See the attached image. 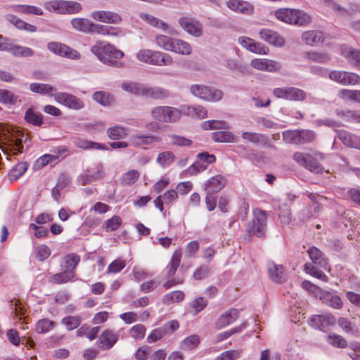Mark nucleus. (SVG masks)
I'll list each match as a JSON object with an SVG mask.
<instances>
[{
    "mask_svg": "<svg viewBox=\"0 0 360 360\" xmlns=\"http://www.w3.org/2000/svg\"><path fill=\"white\" fill-rule=\"evenodd\" d=\"M136 58L141 63L152 65L169 66L174 63L173 58L169 53L148 49L137 51Z\"/></svg>",
    "mask_w": 360,
    "mask_h": 360,
    "instance_id": "3",
    "label": "nucleus"
},
{
    "mask_svg": "<svg viewBox=\"0 0 360 360\" xmlns=\"http://www.w3.org/2000/svg\"><path fill=\"white\" fill-rule=\"evenodd\" d=\"M12 10L18 13L33 14L41 15L43 11L40 8L31 5H15L12 6Z\"/></svg>",
    "mask_w": 360,
    "mask_h": 360,
    "instance_id": "38",
    "label": "nucleus"
},
{
    "mask_svg": "<svg viewBox=\"0 0 360 360\" xmlns=\"http://www.w3.org/2000/svg\"><path fill=\"white\" fill-rule=\"evenodd\" d=\"M212 138L215 142L221 143H233L236 141L235 136L232 133L225 131H219L212 133Z\"/></svg>",
    "mask_w": 360,
    "mask_h": 360,
    "instance_id": "41",
    "label": "nucleus"
},
{
    "mask_svg": "<svg viewBox=\"0 0 360 360\" xmlns=\"http://www.w3.org/2000/svg\"><path fill=\"white\" fill-rule=\"evenodd\" d=\"M275 17L287 24L302 26L311 22V17L305 12L292 8H280L275 11Z\"/></svg>",
    "mask_w": 360,
    "mask_h": 360,
    "instance_id": "5",
    "label": "nucleus"
},
{
    "mask_svg": "<svg viewBox=\"0 0 360 360\" xmlns=\"http://www.w3.org/2000/svg\"><path fill=\"white\" fill-rule=\"evenodd\" d=\"M173 37L164 34H158L155 37V41L158 47L169 51L172 45Z\"/></svg>",
    "mask_w": 360,
    "mask_h": 360,
    "instance_id": "49",
    "label": "nucleus"
},
{
    "mask_svg": "<svg viewBox=\"0 0 360 360\" xmlns=\"http://www.w3.org/2000/svg\"><path fill=\"white\" fill-rule=\"evenodd\" d=\"M182 116L188 115L193 118L203 119L207 115V110L201 105H181Z\"/></svg>",
    "mask_w": 360,
    "mask_h": 360,
    "instance_id": "25",
    "label": "nucleus"
},
{
    "mask_svg": "<svg viewBox=\"0 0 360 360\" xmlns=\"http://www.w3.org/2000/svg\"><path fill=\"white\" fill-rule=\"evenodd\" d=\"M60 161V157L56 155L46 154L39 158L36 162L38 167H44L46 165L53 166Z\"/></svg>",
    "mask_w": 360,
    "mask_h": 360,
    "instance_id": "40",
    "label": "nucleus"
},
{
    "mask_svg": "<svg viewBox=\"0 0 360 360\" xmlns=\"http://www.w3.org/2000/svg\"><path fill=\"white\" fill-rule=\"evenodd\" d=\"M201 127L205 130L214 129H228L229 125L224 121L208 120L201 123Z\"/></svg>",
    "mask_w": 360,
    "mask_h": 360,
    "instance_id": "53",
    "label": "nucleus"
},
{
    "mask_svg": "<svg viewBox=\"0 0 360 360\" xmlns=\"http://www.w3.org/2000/svg\"><path fill=\"white\" fill-rule=\"evenodd\" d=\"M274 95L279 98L301 101L305 97L304 93L294 87L276 88L273 91Z\"/></svg>",
    "mask_w": 360,
    "mask_h": 360,
    "instance_id": "13",
    "label": "nucleus"
},
{
    "mask_svg": "<svg viewBox=\"0 0 360 360\" xmlns=\"http://www.w3.org/2000/svg\"><path fill=\"white\" fill-rule=\"evenodd\" d=\"M238 43L247 50L257 54L266 55L269 53L267 47L247 37H239Z\"/></svg>",
    "mask_w": 360,
    "mask_h": 360,
    "instance_id": "17",
    "label": "nucleus"
},
{
    "mask_svg": "<svg viewBox=\"0 0 360 360\" xmlns=\"http://www.w3.org/2000/svg\"><path fill=\"white\" fill-rule=\"evenodd\" d=\"M130 141L135 146L148 145L158 141L155 136L135 134L130 137Z\"/></svg>",
    "mask_w": 360,
    "mask_h": 360,
    "instance_id": "34",
    "label": "nucleus"
},
{
    "mask_svg": "<svg viewBox=\"0 0 360 360\" xmlns=\"http://www.w3.org/2000/svg\"><path fill=\"white\" fill-rule=\"evenodd\" d=\"M140 173L136 169H131L122 175L121 184L123 186L134 184L139 179Z\"/></svg>",
    "mask_w": 360,
    "mask_h": 360,
    "instance_id": "44",
    "label": "nucleus"
},
{
    "mask_svg": "<svg viewBox=\"0 0 360 360\" xmlns=\"http://www.w3.org/2000/svg\"><path fill=\"white\" fill-rule=\"evenodd\" d=\"M143 84L134 82H124L122 84L121 88L123 91L136 96H141Z\"/></svg>",
    "mask_w": 360,
    "mask_h": 360,
    "instance_id": "43",
    "label": "nucleus"
},
{
    "mask_svg": "<svg viewBox=\"0 0 360 360\" xmlns=\"http://www.w3.org/2000/svg\"><path fill=\"white\" fill-rule=\"evenodd\" d=\"M319 298L328 306L334 309H341L343 306V302L341 298L335 294L328 291H321Z\"/></svg>",
    "mask_w": 360,
    "mask_h": 360,
    "instance_id": "26",
    "label": "nucleus"
},
{
    "mask_svg": "<svg viewBox=\"0 0 360 360\" xmlns=\"http://www.w3.org/2000/svg\"><path fill=\"white\" fill-rule=\"evenodd\" d=\"M306 60L315 63H326L330 60V56L326 52L310 51L304 53Z\"/></svg>",
    "mask_w": 360,
    "mask_h": 360,
    "instance_id": "35",
    "label": "nucleus"
},
{
    "mask_svg": "<svg viewBox=\"0 0 360 360\" xmlns=\"http://www.w3.org/2000/svg\"><path fill=\"white\" fill-rule=\"evenodd\" d=\"M82 10L81 4L77 1H65L64 14H76Z\"/></svg>",
    "mask_w": 360,
    "mask_h": 360,
    "instance_id": "57",
    "label": "nucleus"
},
{
    "mask_svg": "<svg viewBox=\"0 0 360 360\" xmlns=\"http://www.w3.org/2000/svg\"><path fill=\"white\" fill-rule=\"evenodd\" d=\"M335 323V318L330 314L314 315L309 320V325L314 328L324 330L328 326Z\"/></svg>",
    "mask_w": 360,
    "mask_h": 360,
    "instance_id": "19",
    "label": "nucleus"
},
{
    "mask_svg": "<svg viewBox=\"0 0 360 360\" xmlns=\"http://www.w3.org/2000/svg\"><path fill=\"white\" fill-rule=\"evenodd\" d=\"M153 120L162 123H175L182 117L181 105L175 108L169 105H158L150 110Z\"/></svg>",
    "mask_w": 360,
    "mask_h": 360,
    "instance_id": "4",
    "label": "nucleus"
},
{
    "mask_svg": "<svg viewBox=\"0 0 360 360\" xmlns=\"http://www.w3.org/2000/svg\"><path fill=\"white\" fill-rule=\"evenodd\" d=\"M117 335L112 330H105L99 337L100 347L104 349H109L116 342Z\"/></svg>",
    "mask_w": 360,
    "mask_h": 360,
    "instance_id": "31",
    "label": "nucleus"
},
{
    "mask_svg": "<svg viewBox=\"0 0 360 360\" xmlns=\"http://www.w3.org/2000/svg\"><path fill=\"white\" fill-rule=\"evenodd\" d=\"M169 51L174 52L179 55L188 56L191 53L192 47L186 41L179 38L173 37Z\"/></svg>",
    "mask_w": 360,
    "mask_h": 360,
    "instance_id": "24",
    "label": "nucleus"
},
{
    "mask_svg": "<svg viewBox=\"0 0 360 360\" xmlns=\"http://www.w3.org/2000/svg\"><path fill=\"white\" fill-rule=\"evenodd\" d=\"M342 54L348 60L349 63H352L360 70V51L353 49L346 46L341 47Z\"/></svg>",
    "mask_w": 360,
    "mask_h": 360,
    "instance_id": "30",
    "label": "nucleus"
},
{
    "mask_svg": "<svg viewBox=\"0 0 360 360\" xmlns=\"http://www.w3.org/2000/svg\"><path fill=\"white\" fill-rule=\"evenodd\" d=\"M141 96L153 99H164L169 96V93L161 87H147L143 85Z\"/></svg>",
    "mask_w": 360,
    "mask_h": 360,
    "instance_id": "27",
    "label": "nucleus"
},
{
    "mask_svg": "<svg viewBox=\"0 0 360 360\" xmlns=\"http://www.w3.org/2000/svg\"><path fill=\"white\" fill-rule=\"evenodd\" d=\"M91 21L86 18H75L71 20V25L77 31L89 33Z\"/></svg>",
    "mask_w": 360,
    "mask_h": 360,
    "instance_id": "37",
    "label": "nucleus"
},
{
    "mask_svg": "<svg viewBox=\"0 0 360 360\" xmlns=\"http://www.w3.org/2000/svg\"><path fill=\"white\" fill-rule=\"evenodd\" d=\"M0 51H8L17 57H31L34 53L32 49L15 44L11 39L4 37L1 34H0Z\"/></svg>",
    "mask_w": 360,
    "mask_h": 360,
    "instance_id": "7",
    "label": "nucleus"
},
{
    "mask_svg": "<svg viewBox=\"0 0 360 360\" xmlns=\"http://www.w3.org/2000/svg\"><path fill=\"white\" fill-rule=\"evenodd\" d=\"M179 23L191 35L198 37L202 34V24L193 18L182 17L179 18Z\"/></svg>",
    "mask_w": 360,
    "mask_h": 360,
    "instance_id": "14",
    "label": "nucleus"
},
{
    "mask_svg": "<svg viewBox=\"0 0 360 360\" xmlns=\"http://www.w3.org/2000/svg\"><path fill=\"white\" fill-rule=\"evenodd\" d=\"M27 165L25 162L17 164L10 172L9 176L11 180L20 178L27 170Z\"/></svg>",
    "mask_w": 360,
    "mask_h": 360,
    "instance_id": "58",
    "label": "nucleus"
},
{
    "mask_svg": "<svg viewBox=\"0 0 360 360\" xmlns=\"http://www.w3.org/2000/svg\"><path fill=\"white\" fill-rule=\"evenodd\" d=\"M32 92L41 94H48L53 91V88L47 84L32 83L30 86Z\"/></svg>",
    "mask_w": 360,
    "mask_h": 360,
    "instance_id": "56",
    "label": "nucleus"
},
{
    "mask_svg": "<svg viewBox=\"0 0 360 360\" xmlns=\"http://www.w3.org/2000/svg\"><path fill=\"white\" fill-rule=\"evenodd\" d=\"M47 48L52 53L70 59H77L80 56L79 53L77 51L59 42H49L47 44Z\"/></svg>",
    "mask_w": 360,
    "mask_h": 360,
    "instance_id": "11",
    "label": "nucleus"
},
{
    "mask_svg": "<svg viewBox=\"0 0 360 360\" xmlns=\"http://www.w3.org/2000/svg\"><path fill=\"white\" fill-rule=\"evenodd\" d=\"M170 143L177 146H188L192 144V141L184 136L172 134L169 136Z\"/></svg>",
    "mask_w": 360,
    "mask_h": 360,
    "instance_id": "63",
    "label": "nucleus"
},
{
    "mask_svg": "<svg viewBox=\"0 0 360 360\" xmlns=\"http://www.w3.org/2000/svg\"><path fill=\"white\" fill-rule=\"evenodd\" d=\"M294 160L300 165L314 173L319 174L323 171V167L309 153L297 152L294 154Z\"/></svg>",
    "mask_w": 360,
    "mask_h": 360,
    "instance_id": "9",
    "label": "nucleus"
},
{
    "mask_svg": "<svg viewBox=\"0 0 360 360\" xmlns=\"http://www.w3.org/2000/svg\"><path fill=\"white\" fill-rule=\"evenodd\" d=\"M240 350H229L221 353L215 360H236L240 356Z\"/></svg>",
    "mask_w": 360,
    "mask_h": 360,
    "instance_id": "64",
    "label": "nucleus"
},
{
    "mask_svg": "<svg viewBox=\"0 0 360 360\" xmlns=\"http://www.w3.org/2000/svg\"><path fill=\"white\" fill-rule=\"evenodd\" d=\"M262 39L275 46L282 47L285 45L284 38L276 32L269 29H262L259 32Z\"/></svg>",
    "mask_w": 360,
    "mask_h": 360,
    "instance_id": "21",
    "label": "nucleus"
},
{
    "mask_svg": "<svg viewBox=\"0 0 360 360\" xmlns=\"http://www.w3.org/2000/svg\"><path fill=\"white\" fill-rule=\"evenodd\" d=\"M91 51L103 63L115 67L122 66V63L117 60L122 58L124 53L114 45L105 41H98Z\"/></svg>",
    "mask_w": 360,
    "mask_h": 360,
    "instance_id": "1",
    "label": "nucleus"
},
{
    "mask_svg": "<svg viewBox=\"0 0 360 360\" xmlns=\"http://www.w3.org/2000/svg\"><path fill=\"white\" fill-rule=\"evenodd\" d=\"M75 274L72 272L64 271L62 273L56 274L50 278L51 282L53 283H63L72 281Z\"/></svg>",
    "mask_w": 360,
    "mask_h": 360,
    "instance_id": "52",
    "label": "nucleus"
},
{
    "mask_svg": "<svg viewBox=\"0 0 360 360\" xmlns=\"http://www.w3.org/2000/svg\"><path fill=\"white\" fill-rule=\"evenodd\" d=\"M329 78L342 85H356L360 83V76L354 72L333 70Z\"/></svg>",
    "mask_w": 360,
    "mask_h": 360,
    "instance_id": "8",
    "label": "nucleus"
},
{
    "mask_svg": "<svg viewBox=\"0 0 360 360\" xmlns=\"http://www.w3.org/2000/svg\"><path fill=\"white\" fill-rule=\"evenodd\" d=\"M55 99L58 103H63L73 109H80L83 107V103L76 96L67 93H58L55 94Z\"/></svg>",
    "mask_w": 360,
    "mask_h": 360,
    "instance_id": "22",
    "label": "nucleus"
},
{
    "mask_svg": "<svg viewBox=\"0 0 360 360\" xmlns=\"http://www.w3.org/2000/svg\"><path fill=\"white\" fill-rule=\"evenodd\" d=\"M226 5L230 10L245 15L252 14L255 9L251 3L243 0H229Z\"/></svg>",
    "mask_w": 360,
    "mask_h": 360,
    "instance_id": "18",
    "label": "nucleus"
},
{
    "mask_svg": "<svg viewBox=\"0 0 360 360\" xmlns=\"http://www.w3.org/2000/svg\"><path fill=\"white\" fill-rule=\"evenodd\" d=\"M269 275L270 278L276 283H281L285 281L283 268L281 265H277L274 263L269 264Z\"/></svg>",
    "mask_w": 360,
    "mask_h": 360,
    "instance_id": "32",
    "label": "nucleus"
},
{
    "mask_svg": "<svg viewBox=\"0 0 360 360\" xmlns=\"http://www.w3.org/2000/svg\"><path fill=\"white\" fill-rule=\"evenodd\" d=\"M267 214L261 209H255L253 212V219L251 224V230L257 236H262L266 227Z\"/></svg>",
    "mask_w": 360,
    "mask_h": 360,
    "instance_id": "10",
    "label": "nucleus"
},
{
    "mask_svg": "<svg viewBox=\"0 0 360 360\" xmlns=\"http://www.w3.org/2000/svg\"><path fill=\"white\" fill-rule=\"evenodd\" d=\"M146 330V328L143 325L136 324V325H134L129 330V335L134 340H140L144 338Z\"/></svg>",
    "mask_w": 360,
    "mask_h": 360,
    "instance_id": "60",
    "label": "nucleus"
},
{
    "mask_svg": "<svg viewBox=\"0 0 360 360\" xmlns=\"http://www.w3.org/2000/svg\"><path fill=\"white\" fill-rule=\"evenodd\" d=\"M308 255L313 263L324 266L326 264L323 254L316 247H311L308 250Z\"/></svg>",
    "mask_w": 360,
    "mask_h": 360,
    "instance_id": "39",
    "label": "nucleus"
},
{
    "mask_svg": "<svg viewBox=\"0 0 360 360\" xmlns=\"http://www.w3.org/2000/svg\"><path fill=\"white\" fill-rule=\"evenodd\" d=\"M304 271L307 274H310L311 276L321 279L323 281H327V276L321 270L316 268L313 264L310 263H307L304 264Z\"/></svg>",
    "mask_w": 360,
    "mask_h": 360,
    "instance_id": "55",
    "label": "nucleus"
},
{
    "mask_svg": "<svg viewBox=\"0 0 360 360\" xmlns=\"http://www.w3.org/2000/svg\"><path fill=\"white\" fill-rule=\"evenodd\" d=\"M327 342L329 345L338 348H345L347 346V340L342 336L335 333L329 335Z\"/></svg>",
    "mask_w": 360,
    "mask_h": 360,
    "instance_id": "48",
    "label": "nucleus"
},
{
    "mask_svg": "<svg viewBox=\"0 0 360 360\" xmlns=\"http://www.w3.org/2000/svg\"><path fill=\"white\" fill-rule=\"evenodd\" d=\"M139 17L143 21L153 27L159 29L170 34L174 33V30L170 29L169 24L151 14L142 12L139 13Z\"/></svg>",
    "mask_w": 360,
    "mask_h": 360,
    "instance_id": "16",
    "label": "nucleus"
},
{
    "mask_svg": "<svg viewBox=\"0 0 360 360\" xmlns=\"http://www.w3.org/2000/svg\"><path fill=\"white\" fill-rule=\"evenodd\" d=\"M250 65L260 71L278 72L281 69L280 62L268 58H255L250 62Z\"/></svg>",
    "mask_w": 360,
    "mask_h": 360,
    "instance_id": "12",
    "label": "nucleus"
},
{
    "mask_svg": "<svg viewBox=\"0 0 360 360\" xmlns=\"http://www.w3.org/2000/svg\"><path fill=\"white\" fill-rule=\"evenodd\" d=\"M302 41L309 46H314L323 40V33L318 30H308L302 33Z\"/></svg>",
    "mask_w": 360,
    "mask_h": 360,
    "instance_id": "28",
    "label": "nucleus"
},
{
    "mask_svg": "<svg viewBox=\"0 0 360 360\" xmlns=\"http://www.w3.org/2000/svg\"><path fill=\"white\" fill-rule=\"evenodd\" d=\"M184 292L176 290L166 294L162 297V302L165 304H172L176 302H181L184 299Z\"/></svg>",
    "mask_w": 360,
    "mask_h": 360,
    "instance_id": "45",
    "label": "nucleus"
},
{
    "mask_svg": "<svg viewBox=\"0 0 360 360\" xmlns=\"http://www.w3.org/2000/svg\"><path fill=\"white\" fill-rule=\"evenodd\" d=\"M239 316V311L236 309H229L223 313L217 320L215 325L219 329L224 328L233 323Z\"/></svg>",
    "mask_w": 360,
    "mask_h": 360,
    "instance_id": "23",
    "label": "nucleus"
},
{
    "mask_svg": "<svg viewBox=\"0 0 360 360\" xmlns=\"http://www.w3.org/2000/svg\"><path fill=\"white\" fill-rule=\"evenodd\" d=\"M9 309L11 314L14 315V317L19 320L23 319L25 321V313L27 310L20 300L16 299L11 300L9 302ZM25 323L27 324V322L25 321Z\"/></svg>",
    "mask_w": 360,
    "mask_h": 360,
    "instance_id": "29",
    "label": "nucleus"
},
{
    "mask_svg": "<svg viewBox=\"0 0 360 360\" xmlns=\"http://www.w3.org/2000/svg\"><path fill=\"white\" fill-rule=\"evenodd\" d=\"M127 129L120 126L112 127L108 129V135L111 139L124 138L127 135Z\"/></svg>",
    "mask_w": 360,
    "mask_h": 360,
    "instance_id": "51",
    "label": "nucleus"
},
{
    "mask_svg": "<svg viewBox=\"0 0 360 360\" xmlns=\"http://www.w3.org/2000/svg\"><path fill=\"white\" fill-rule=\"evenodd\" d=\"M93 98L96 102L103 106L110 105L115 101V98L112 95L103 91L95 92L93 95Z\"/></svg>",
    "mask_w": 360,
    "mask_h": 360,
    "instance_id": "36",
    "label": "nucleus"
},
{
    "mask_svg": "<svg viewBox=\"0 0 360 360\" xmlns=\"http://www.w3.org/2000/svg\"><path fill=\"white\" fill-rule=\"evenodd\" d=\"M339 139L347 146L359 149L360 147V139L347 131H340Z\"/></svg>",
    "mask_w": 360,
    "mask_h": 360,
    "instance_id": "33",
    "label": "nucleus"
},
{
    "mask_svg": "<svg viewBox=\"0 0 360 360\" xmlns=\"http://www.w3.org/2000/svg\"><path fill=\"white\" fill-rule=\"evenodd\" d=\"M298 144L312 142L315 139V134L310 130H298Z\"/></svg>",
    "mask_w": 360,
    "mask_h": 360,
    "instance_id": "62",
    "label": "nucleus"
},
{
    "mask_svg": "<svg viewBox=\"0 0 360 360\" xmlns=\"http://www.w3.org/2000/svg\"><path fill=\"white\" fill-rule=\"evenodd\" d=\"M25 119L27 122L36 126H40L43 122L41 115L40 113L34 112V110L31 108H29L26 111Z\"/></svg>",
    "mask_w": 360,
    "mask_h": 360,
    "instance_id": "50",
    "label": "nucleus"
},
{
    "mask_svg": "<svg viewBox=\"0 0 360 360\" xmlns=\"http://www.w3.org/2000/svg\"><path fill=\"white\" fill-rule=\"evenodd\" d=\"M175 159V155L170 151H165L160 153L157 158V162L162 167L169 166Z\"/></svg>",
    "mask_w": 360,
    "mask_h": 360,
    "instance_id": "54",
    "label": "nucleus"
},
{
    "mask_svg": "<svg viewBox=\"0 0 360 360\" xmlns=\"http://www.w3.org/2000/svg\"><path fill=\"white\" fill-rule=\"evenodd\" d=\"M24 136L20 131L13 129L11 130L8 127L4 129L0 148L4 154L7 155V159H8V156L18 155L22 152Z\"/></svg>",
    "mask_w": 360,
    "mask_h": 360,
    "instance_id": "2",
    "label": "nucleus"
},
{
    "mask_svg": "<svg viewBox=\"0 0 360 360\" xmlns=\"http://www.w3.org/2000/svg\"><path fill=\"white\" fill-rule=\"evenodd\" d=\"M200 343L199 336L197 335H191L180 343V348L183 350H189L195 348Z\"/></svg>",
    "mask_w": 360,
    "mask_h": 360,
    "instance_id": "46",
    "label": "nucleus"
},
{
    "mask_svg": "<svg viewBox=\"0 0 360 360\" xmlns=\"http://www.w3.org/2000/svg\"><path fill=\"white\" fill-rule=\"evenodd\" d=\"M63 262L64 271L72 272L79 262V257L74 253L69 254L64 257Z\"/></svg>",
    "mask_w": 360,
    "mask_h": 360,
    "instance_id": "42",
    "label": "nucleus"
},
{
    "mask_svg": "<svg viewBox=\"0 0 360 360\" xmlns=\"http://www.w3.org/2000/svg\"><path fill=\"white\" fill-rule=\"evenodd\" d=\"M91 17L96 21L108 24H117L122 21L120 15L110 11H95L91 13Z\"/></svg>",
    "mask_w": 360,
    "mask_h": 360,
    "instance_id": "15",
    "label": "nucleus"
},
{
    "mask_svg": "<svg viewBox=\"0 0 360 360\" xmlns=\"http://www.w3.org/2000/svg\"><path fill=\"white\" fill-rule=\"evenodd\" d=\"M190 91L194 96L210 102H217L223 97L221 90L203 84H193Z\"/></svg>",
    "mask_w": 360,
    "mask_h": 360,
    "instance_id": "6",
    "label": "nucleus"
},
{
    "mask_svg": "<svg viewBox=\"0 0 360 360\" xmlns=\"http://www.w3.org/2000/svg\"><path fill=\"white\" fill-rule=\"evenodd\" d=\"M226 179L221 175H215L209 179L205 184L207 194L212 195L217 193L225 187Z\"/></svg>",
    "mask_w": 360,
    "mask_h": 360,
    "instance_id": "20",
    "label": "nucleus"
},
{
    "mask_svg": "<svg viewBox=\"0 0 360 360\" xmlns=\"http://www.w3.org/2000/svg\"><path fill=\"white\" fill-rule=\"evenodd\" d=\"M18 97L11 91L6 89H0V102L6 104H15Z\"/></svg>",
    "mask_w": 360,
    "mask_h": 360,
    "instance_id": "59",
    "label": "nucleus"
},
{
    "mask_svg": "<svg viewBox=\"0 0 360 360\" xmlns=\"http://www.w3.org/2000/svg\"><path fill=\"white\" fill-rule=\"evenodd\" d=\"M44 7L51 12H56L60 14H64L65 1L53 0L45 4Z\"/></svg>",
    "mask_w": 360,
    "mask_h": 360,
    "instance_id": "47",
    "label": "nucleus"
},
{
    "mask_svg": "<svg viewBox=\"0 0 360 360\" xmlns=\"http://www.w3.org/2000/svg\"><path fill=\"white\" fill-rule=\"evenodd\" d=\"M98 331H99L98 327L89 328V327L82 326L77 331V333L78 335H80V336L84 335L87 338H89L90 340H91L96 338Z\"/></svg>",
    "mask_w": 360,
    "mask_h": 360,
    "instance_id": "61",
    "label": "nucleus"
}]
</instances>
